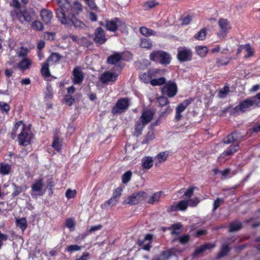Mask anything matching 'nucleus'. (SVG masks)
<instances>
[{
    "instance_id": "1",
    "label": "nucleus",
    "mask_w": 260,
    "mask_h": 260,
    "mask_svg": "<svg viewBox=\"0 0 260 260\" xmlns=\"http://www.w3.org/2000/svg\"><path fill=\"white\" fill-rule=\"evenodd\" d=\"M18 128H20L21 130L20 133L18 135V141L19 144L23 146H27L29 145L30 143L32 135L30 132V131L26 128L24 124L21 121L17 122L15 125L14 132L12 134V135H14V136L12 137L13 138H14L16 134L15 131Z\"/></svg>"
},
{
    "instance_id": "2",
    "label": "nucleus",
    "mask_w": 260,
    "mask_h": 260,
    "mask_svg": "<svg viewBox=\"0 0 260 260\" xmlns=\"http://www.w3.org/2000/svg\"><path fill=\"white\" fill-rule=\"evenodd\" d=\"M260 107L259 103L254 101L252 97L249 99H246V100L240 102L238 105L236 106L232 112L233 114H236L239 112L242 113L245 112L249 110L252 107Z\"/></svg>"
},
{
    "instance_id": "3",
    "label": "nucleus",
    "mask_w": 260,
    "mask_h": 260,
    "mask_svg": "<svg viewBox=\"0 0 260 260\" xmlns=\"http://www.w3.org/2000/svg\"><path fill=\"white\" fill-rule=\"evenodd\" d=\"M147 193L145 191H139L133 193L124 199L122 202L124 205H134L138 204L140 202L146 200Z\"/></svg>"
},
{
    "instance_id": "4",
    "label": "nucleus",
    "mask_w": 260,
    "mask_h": 260,
    "mask_svg": "<svg viewBox=\"0 0 260 260\" xmlns=\"http://www.w3.org/2000/svg\"><path fill=\"white\" fill-rule=\"evenodd\" d=\"M129 105V101L127 98L120 99L117 102L115 106L112 109L113 114L121 113L124 112Z\"/></svg>"
},
{
    "instance_id": "5",
    "label": "nucleus",
    "mask_w": 260,
    "mask_h": 260,
    "mask_svg": "<svg viewBox=\"0 0 260 260\" xmlns=\"http://www.w3.org/2000/svg\"><path fill=\"white\" fill-rule=\"evenodd\" d=\"M177 58L180 62L190 61L192 59V52L186 47H179L177 50Z\"/></svg>"
},
{
    "instance_id": "6",
    "label": "nucleus",
    "mask_w": 260,
    "mask_h": 260,
    "mask_svg": "<svg viewBox=\"0 0 260 260\" xmlns=\"http://www.w3.org/2000/svg\"><path fill=\"white\" fill-rule=\"evenodd\" d=\"M177 87L176 84L173 82L170 81L167 83L162 88V92L164 94H166L170 98L174 96L177 93Z\"/></svg>"
},
{
    "instance_id": "7",
    "label": "nucleus",
    "mask_w": 260,
    "mask_h": 260,
    "mask_svg": "<svg viewBox=\"0 0 260 260\" xmlns=\"http://www.w3.org/2000/svg\"><path fill=\"white\" fill-rule=\"evenodd\" d=\"M155 111L153 109H144L143 110L140 119L148 124L153 119Z\"/></svg>"
},
{
    "instance_id": "8",
    "label": "nucleus",
    "mask_w": 260,
    "mask_h": 260,
    "mask_svg": "<svg viewBox=\"0 0 260 260\" xmlns=\"http://www.w3.org/2000/svg\"><path fill=\"white\" fill-rule=\"evenodd\" d=\"M243 138L241 134L237 132H232L224 140L223 142L225 144H230L232 143H238L240 142Z\"/></svg>"
},
{
    "instance_id": "9",
    "label": "nucleus",
    "mask_w": 260,
    "mask_h": 260,
    "mask_svg": "<svg viewBox=\"0 0 260 260\" xmlns=\"http://www.w3.org/2000/svg\"><path fill=\"white\" fill-rule=\"evenodd\" d=\"M83 7L81 3L78 1H75L72 5H70L69 12H67V14L75 16L79 15Z\"/></svg>"
},
{
    "instance_id": "10",
    "label": "nucleus",
    "mask_w": 260,
    "mask_h": 260,
    "mask_svg": "<svg viewBox=\"0 0 260 260\" xmlns=\"http://www.w3.org/2000/svg\"><path fill=\"white\" fill-rule=\"evenodd\" d=\"M94 36V41L99 44H104L107 40L104 31L101 27L96 28Z\"/></svg>"
},
{
    "instance_id": "11",
    "label": "nucleus",
    "mask_w": 260,
    "mask_h": 260,
    "mask_svg": "<svg viewBox=\"0 0 260 260\" xmlns=\"http://www.w3.org/2000/svg\"><path fill=\"white\" fill-rule=\"evenodd\" d=\"M124 23L120 21L118 18H116L115 21H110L106 22V28L108 30L115 31L119 27L124 25Z\"/></svg>"
},
{
    "instance_id": "12",
    "label": "nucleus",
    "mask_w": 260,
    "mask_h": 260,
    "mask_svg": "<svg viewBox=\"0 0 260 260\" xmlns=\"http://www.w3.org/2000/svg\"><path fill=\"white\" fill-rule=\"evenodd\" d=\"M118 75L117 74L111 73L110 72H105L100 77V80L103 83H106L109 82H115Z\"/></svg>"
},
{
    "instance_id": "13",
    "label": "nucleus",
    "mask_w": 260,
    "mask_h": 260,
    "mask_svg": "<svg viewBox=\"0 0 260 260\" xmlns=\"http://www.w3.org/2000/svg\"><path fill=\"white\" fill-rule=\"evenodd\" d=\"M162 191H158L153 193L151 196H148L146 199L147 203L149 204L156 205L159 203L160 198L162 196Z\"/></svg>"
},
{
    "instance_id": "14",
    "label": "nucleus",
    "mask_w": 260,
    "mask_h": 260,
    "mask_svg": "<svg viewBox=\"0 0 260 260\" xmlns=\"http://www.w3.org/2000/svg\"><path fill=\"white\" fill-rule=\"evenodd\" d=\"M57 3L60 8V12L62 16H66L67 12H69L70 4L68 0H56Z\"/></svg>"
},
{
    "instance_id": "15",
    "label": "nucleus",
    "mask_w": 260,
    "mask_h": 260,
    "mask_svg": "<svg viewBox=\"0 0 260 260\" xmlns=\"http://www.w3.org/2000/svg\"><path fill=\"white\" fill-rule=\"evenodd\" d=\"M73 74L74 77V84L81 83L84 79V75L80 68L79 67L75 68L73 70Z\"/></svg>"
},
{
    "instance_id": "16",
    "label": "nucleus",
    "mask_w": 260,
    "mask_h": 260,
    "mask_svg": "<svg viewBox=\"0 0 260 260\" xmlns=\"http://www.w3.org/2000/svg\"><path fill=\"white\" fill-rule=\"evenodd\" d=\"M153 165V160L151 157L145 156L141 160V167L142 170L150 169Z\"/></svg>"
},
{
    "instance_id": "17",
    "label": "nucleus",
    "mask_w": 260,
    "mask_h": 260,
    "mask_svg": "<svg viewBox=\"0 0 260 260\" xmlns=\"http://www.w3.org/2000/svg\"><path fill=\"white\" fill-rule=\"evenodd\" d=\"M61 144L62 139L59 137V133H56L53 137V141L51 146L54 149L59 151L61 149Z\"/></svg>"
},
{
    "instance_id": "18",
    "label": "nucleus",
    "mask_w": 260,
    "mask_h": 260,
    "mask_svg": "<svg viewBox=\"0 0 260 260\" xmlns=\"http://www.w3.org/2000/svg\"><path fill=\"white\" fill-rule=\"evenodd\" d=\"M218 23L221 30L228 31L231 29L230 21L226 18H220L218 21Z\"/></svg>"
},
{
    "instance_id": "19",
    "label": "nucleus",
    "mask_w": 260,
    "mask_h": 260,
    "mask_svg": "<svg viewBox=\"0 0 260 260\" xmlns=\"http://www.w3.org/2000/svg\"><path fill=\"white\" fill-rule=\"evenodd\" d=\"M44 186L43 179H39L35 181L31 185V189L34 192H41Z\"/></svg>"
},
{
    "instance_id": "20",
    "label": "nucleus",
    "mask_w": 260,
    "mask_h": 260,
    "mask_svg": "<svg viewBox=\"0 0 260 260\" xmlns=\"http://www.w3.org/2000/svg\"><path fill=\"white\" fill-rule=\"evenodd\" d=\"M146 124H147L146 123H144V121L141 120L139 118L135 124V135H136L137 137H138L141 135L142 131Z\"/></svg>"
},
{
    "instance_id": "21",
    "label": "nucleus",
    "mask_w": 260,
    "mask_h": 260,
    "mask_svg": "<svg viewBox=\"0 0 260 260\" xmlns=\"http://www.w3.org/2000/svg\"><path fill=\"white\" fill-rule=\"evenodd\" d=\"M31 64V62L29 59L28 58H24L20 62L18 63L17 67L21 70L24 71L28 69Z\"/></svg>"
},
{
    "instance_id": "22",
    "label": "nucleus",
    "mask_w": 260,
    "mask_h": 260,
    "mask_svg": "<svg viewBox=\"0 0 260 260\" xmlns=\"http://www.w3.org/2000/svg\"><path fill=\"white\" fill-rule=\"evenodd\" d=\"M230 250L229 245L227 243H224L222 245L220 251L217 255V258H220L227 255Z\"/></svg>"
},
{
    "instance_id": "23",
    "label": "nucleus",
    "mask_w": 260,
    "mask_h": 260,
    "mask_svg": "<svg viewBox=\"0 0 260 260\" xmlns=\"http://www.w3.org/2000/svg\"><path fill=\"white\" fill-rule=\"evenodd\" d=\"M158 5L159 3L155 0H151L144 2L142 5V7L144 10L148 11L153 9Z\"/></svg>"
},
{
    "instance_id": "24",
    "label": "nucleus",
    "mask_w": 260,
    "mask_h": 260,
    "mask_svg": "<svg viewBox=\"0 0 260 260\" xmlns=\"http://www.w3.org/2000/svg\"><path fill=\"white\" fill-rule=\"evenodd\" d=\"M122 58L120 53H115L110 55L107 59V62L109 64H114L119 61Z\"/></svg>"
},
{
    "instance_id": "25",
    "label": "nucleus",
    "mask_w": 260,
    "mask_h": 260,
    "mask_svg": "<svg viewBox=\"0 0 260 260\" xmlns=\"http://www.w3.org/2000/svg\"><path fill=\"white\" fill-rule=\"evenodd\" d=\"M182 224L180 223L173 224L168 229L172 230L171 234L174 235H178L181 233Z\"/></svg>"
},
{
    "instance_id": "26",
    "label": "nucleus",
    "mask_w": 260,
    "mask_h": 260,
    "mask_svg": "<svg viewBox=\"0 0 260 260\" xmlns=\"http://www.w3.org/2000/svg\"><path fill=\"white\" fill-rule=\"evenodd\" d=\"M163 51L158 50L152 51L149 56L150 60L154 61H159L163 53Z\"/></svg>"
},
{
    "instance_id": "27",
    "label": "nucleus",
    "mask_w": 260,
    "mask_h": 260,
    "mask_svg": "<svg viewBox=\"0 0 260 260\" xmlns=\"http://www.w3.org/2000/svg\"><path fill=\"white\" fill-rule=\"evenodd\" d=\"M168 157V153L166 151L161 152L158 153L156 156L157 162H155V165L157 166L158 165L165 162L167 160Z\"/></svg>"
},
{
    "instance_id": "28",
    "label": "nucleus",
    "mask_w": 260,
    "mask_h": 260,
    "mask_svg": "<svg viewBox=\"0 0 260 260\" xmlns=\"http://www.w3.org/2000/svg\"><path fill=\"white\" fill-rule=\"evenodd\" d=\"M41 71V74L44 77L47 78L50 76V73L49 69V63L47 61L43 63L42 65Z\"/></svg>"
},
{
    "instance_id": "29",
    "label": "nucleus",
    "mask_w": 260,
    "mask_h": 260,
    "mask_svg": "<svg viewBox=\"0 0 260 260\" xmlns=\"http://www.w3.org/2000/svg\"><path fill=\"white\" fill-rule=\"evenodd\" d=\"M171 59V58L170 55L169 53L164 51L159 62L162 64L167 65L170 63Z\"/></svg>"
},
{
    "instance_id": "30",
    "label": "nucleus",
    "mask_w": 260,
    "mask_h": 260,
    "mask_svg": "<svg viewBox=\"0 0 260 260\" xmlns=\"http://www.w3.org/2000/svg\"><path fill=\"white\" fill-rule=\"evenodd\" d=\"M11 169V166L4 163L0 164V173L3 175H8L10 173Z\"/></svg>"
},
{
    "instance_id": "31",
    "label": "nucleus",
    "mask_w": 260,
    "mask_h": 260,
    "mask_svg": "<svg viewBox=\"0 0 260 260\" xmlns=\"http://www.w3.org/2000/svg\"><path fill=\"white\" fill-rule=\"evenodd\" d=\"M197 54L201 57H204L207 53L208 48L205 46H197L196 47Z\"/></svg>"
},
{
    "instance_id": "32",
    "label": "nucleus",
    "mask_w": 260,
    "mask_h": 260,
    "mask_svg": "<svg viewBox=\"0 0 260 260\" xmlns=\"http://www.w3.org/2000/svg\"><path fill=\"white\" fill-rule=\"evenodd\" d=\"M16 224L22 231H24L27 226V221L25 218L16 219Z\"/></svg>"
},
{
    "instance_id": "33",
    "label": "nucleus",
    "mask_w": 260,
    "mask_h": 260,
    "mask_svg": "<svg viewBox=\"0 0 260 260\" xmlns=\"http://www.w3.org/2000/svg\"><path fill=\"white\" fill-rule=\"evenodd\" d=\"M239 144L237 143L236 145L231 146L229 149L224 151L222 155H231L237 152L239 149Z\"/></svg>"
},
{
    "instance_id": "34",
    "label": "nucleus",
    "mask_w": 260,
    "mask_h": 260,
    "mask_svg": "<svg viewBox=\"0 0 260 260\" xmlns=\"http://www.w3.org/2000/svg\"><path fill=\"white\" fill-rule=\"evenodd\" d=\"M152 74L150 71H148L147 73H144L142 74H141L140 78L141 80H142L144 83H150V81L152 78Z\"/></svg>"
},
{
    "instance_id": "35",
    "label": "nucleus",
    "mask_w": 260,
    "mask_h": 260,
    "mask_svg": "<svg viewBox=\"0 0 260 260\" xmlns=\"http://www.w3.org/2000/svg\"><path fill=\"white\" fill-rule=\"evenodd\" d=\"M166 81V80L165 77H161L158 79H151L150 83L153 86H159L164 84Z\"/></svg>"
},
{
    "instance_id": "36",
    "label": "nucleus",
    "mask_w": 260,
    "mask_h": 260,
    "mask_svg": "<svg viewBox=\"0 0 260 260\" xmlns=\"http://www.w3.org/2000/svg\"><path fill=\"white\" fill-rule=\"evenodd\" d=\"M191 100H186L180 104L176 108V111L182 112L187 107V106L191 103Z\"/></svg>"
},
{
    "instance_id": "37",
    "label": "nucleus",
    "mask_w": 260,
    "mask_h": 260,
    "mask_svg": "<svg viewBox=\"0 0 260 260\" xmlns=\"http://www.w3.org/2000/svg\"><path fill=\"white\" fill-rule=\"evenodd\" d=\"M61 58V55L57 53H52L47 59V62L49 63L50 61L53 62H58Z\"/></svg>"
},
{
    "instance_id": "38",
    "label": "nucleus",
    "mask_w": 260,
    "mask_h": 260,
    "mask_svg": "<svg viewBox=\"0 0 260 260\" xmlns=\"http://www.w3.org/2000/svg\"><path fill=\"white\" fill-rule=\"evenodd\" d=\"M207 35V29L205 28L202 29L195 36L194 38L198 40H204Z\"/></svg>"
},
{
    "instance_id": "39",
    "label": "nucleus",
    "mask_w": 260,
    "mask_h": 260,
    "mask_svg": "<svg viewBox=\"0 0 260 260\" xmlns=\"http://www.w3.org/2000/svg\"><path fill=\"white\" fill-rule=\"evenodd\" d=\"M152 42L150 39H142L140 46L143 48L150 49L152 47Z\"/></svg>"
},
{
    "instance_id": "40",
    "label": "nucleus",
    "mask_w": 260,
    "mask_h": 260,
    "mask_svg": "<svg viewBox=\"0 0 260 260\" xmlns=\"http://www.w3.org/2000/svg\"><path fill=\"white\" fill-rule=\"evenodd\" d=\"M117 202L118 201L117 200L112 197L104 204L101 205V208L105 209L109 206H113L115 205Z\"/></svg>"
},
{
    "instance_id": "41",
    "label": "nucleus",
    "mask_w": 260,
    "mask_h": 260,
    "mask_svg": "<svg viewBox=\"0 0 260 260\" xmlns=\"http://www.w3.org/2000/svg\"><path fill=\"white\" fill-rule=\"evenodd\" d=\"M65 225L70 229L71 231L75 230V222L73 218H70L66 220Z\"/></svg>"
},
{
    "instance_id": "42",
    "label": "nucleus",
    "mask_w": 260,
    "mask_h": 260,
    "mask_svg": "<svg viewBox=\"0 0 260 260\" xmlns=\"http://www.w3.org/2000/svg\"><path fill=\"white\" fill-rule=\"evenodd\" d=\"M242 228V224L239 222H234L230 225V232H234L240 230Z\"/></svg>"
},
{
    "instance_id": "43",
    "label": "nucleus",
    "mask_w": 260,
    "mask_h": 260,
    "mask_svg": "<svg viewBox=\"0 0 260 260\" xmlns=\"http://www.w3.org/2000/svg\"><path fill=\"white\" fill-rule=\"evenodd\" d=\"M132 176V173L131 171L125 172L121 177L122 183L124 184L128 183L131 179Z\"/></svg>"
},
{
    "instance_id": "44",
    "label": "nucleus",
    "mask_w": 260,
    "mask_h": 260,
    "mask_svg": "<svg viewBox=\"0 0 260 260\" xmlns=\"http://www.w3.org/2000/svg\"><path fill=\"white\" fill-rule=\"evenodd\" d=\"M247 53L245 55V58H247L252 56L254 55V51L253 49L249 44H247L244 46Z\"/></svg>"
},
{
    "instance_id": "45",
    "label": "nucleus",
    "mask_w": 260,
    "mask_h": 260,
    "mask_svg": "<svg viewBox=\"0 0 260 260\" xmlns=\"http://www.w3.org/2000/svg\"><path fill=\"white\" fill-rule=\"evenodd\" d=\"M141 34L145 36L154 35L155 33L152 29H148L145 27H141L140 28Z\"/></svg>"
},
{
    "instance_id": "46",
    "label": "nucleus",
    "mask_w": 260,
    "mask_h": 260,
    "mask_svg": "<svg viewBox=\"0 0 260 260\" xmlns=\"http://www.w3.org/2000/svg\"><path fill=\"white\" fill-rule=\"evenodd\" d=\"M71 21L72 25H74L75 27L82 28L84 26V23L77 17H71Z\"/></svg>"
},
{
    "instance_id": "47",
    "label": "nucleus",
    "mask_w": 260,
    "mask_h": 260,
    "mask_svg": "<svg viewBox=\"0 0 260 260\" xmlns=\"http://www.w3.org/2000/svg\"><path fill=\"white\" fill-rule=\"evenodd\" d=\"M31 28L37 30H42L43 29L42 23L39 21H35L31 24Z\"/></svg>"
},
{
    "instance_id": "48",
    "label": "nucleus",
    "mask_w": 260,
    "mask_h": 260,
    "mask_svg": "<svg viewBox=\"0 0 260 260\" xmlns=\"http://www.w3.org/2000/svg\"><path fill=\"white\" fill-rule=\"evenodd\" d=\"M77 194V191L75 189L72 190L69 188L67 190L66 192V197L68 199L74 198Z\"/></svg>"
},
{
    "instance_id": "49",
    "label": "nucleus",
    "mask_w": 260,
    "mask_h": 260,
    "mask_svg": "<svg viewBox=\"0 0 260 260\" xmlns=\"http://www.w3.org/2000/svg\"><path fill=\"white\" fill-rule=\"evenodd\" d=\"M178 207L179 210H185L189 206L188 201L182 200L178 204Z\"/></svg>"
},
{
    "instance_id": "50",
    "label": "nucleus",
    "mask_w": 260,
    "mask_h": 260,
    "mask_svg": "<svg viewBox=\"0 0 260 260\" xmlns=\"http://www.w3.org/2000/svg\"><path fill=\"white\" fill-rule=\"evenodd\" d=\"M10 107L8 104L4 102H0V111L2 112H6L8 113L10 111Z\"/></svg>"
},
{
    "instance_id": "51",
    "label": "nucleus",
    "mask_w": 260,
    "mask_h": 260,
    "mask_svg": "<svg viewBox=\"0 0 260 260\" xmlns=\"http://www.w3.org/2000/svg\"><path fill=\"white\" fill-rule=\"evenodd\" d=\"M177 239L179 240V242L181 244H184L187 243L189 241V236L188 235H185L182 236H180L178 237L177 239H173V242L176 241Z\"/></svg>"
},
{
    "instance_id": "52",
    "label": "nucleus",
    "mask_w": 260,
    "mask_h": 260,
    "mask_svg": "<svg viewBox=\"0 0 260 260\" xmlns=\"http://www.w3.org/2000/svg\"><path fill=\"white\" fill-rule=\"evenodd\" d=\"M59 21L64 25L72 26L71 17H58Z\"/></svg>"
},
{
    "instance_id": "53",
    "label": "nucleus",
    "mask_w": 260,
    "mask_h": 260,
    "mask_svg": "<svg viewBox=\"0 0 260 260\" xmlns=\"http://www.w3.org/2000/svg\"><path fill=\"white\" fill-rule=\"evenodd\" d=\"M158 104L161 107L167 106L169 104L168 99L164 96H160L157 99Z\"/></svg>"
},
{
    "instance_id": "54",
    "label": "nucleus",
    "mask_w": 260,
    "mask_h": 260,
    "mask_svg": "<svg viewBox=\"0 0 260 260\" xmlns=\"http://www.w3.org/2000/svg\"><path fill=\"white\" fill-rule=\"evenodd\" d=\"M81 247L76 244L71 245L68 246L66 250L69 252H72L73 251H79L81 250Z\"/></svg>"
},
{
    "instance_id": "55",
    "label": "nucleus",
    "mask_w": 260,
    "mask_h": 260,
    "mask_svg": "<svg viewBox=\"0 0 260 260\" xmlns=\"http://www.w3.org/2000/svg\"><path fill=\"white\" fill-rule=\"evenodd\" d=\"M172 255V253L170 250L163 251L161 252L159 257H161L162 260H168Z\"/></svg>"
},
{
    "instance_id": "56",
    "label": "nucleus",
    "mask_w": 260,
    "mask_h": 260,
    "mask_svg": "<svg viewBox=\"0 0 260 260\" xmlns=\"http://www.w3.org/2000/svg\"><path fill=\"white\" fill-rule=\"evenodd\" d=\"M206 251L203 245H201L199 247L197 248L193 253V257H197L201 253L204 252Z\"/></svg>"
},
{
    "instance_id": "57",
    "label": "nucleus",
    "mask_w": 260,
    "mask_h": 260,
    "mask_svg": "<svg viewBox=\"0 0 260 260\" xmlns=\"http://www.w3.org/2000/svg\"><path fill=\"white\" fill-rule=\"evenodd\" d=\"M13 20L16 22H20L24 23V22H29L31 21V17H14Z\"/></svg>"
},
{
    "instance_id": "58",
    "label": "nucleus",
    "mask_w": 260,
    "mask_h": 260,
    "mask_svg": "<svg viewBox=\"0 0 260 260\" xmlns=\"http://www.w3.org/2000/svg\"><path fill=\"white\" fill-rule=\"evenodd\" d=\"M122 189L120 187H118L114 191L112 197L118 201L119 198L121 195Z\"/></svg>"
},
{
    "instance_id": "59",
    "label": "nucleus",
    "mask_w": 260,
    "mask_h": 260,
    "mask_svg": "<svg viewBox=\"0 0 260 260\" xmlns=\"http://www.w3.org/2000/svg\"><path fill=\"white\" fill-rule=\"evenodd\" d=\"M188 205L191 207H195L200 202V200L199 198L195 197L193 199H190L188 200Z\"/></svg>"
},
{
    "instance_id": "60",
    "label": "nucleus",
    "mask_w": 260,
    "mask_h": 260,
    "mask_svg": "<svg viewBox=\"0 0 260 260\" xmlns=\"http://www.w3.org/2000/svg\"><path fill=\"white\" fill-rule=\"evenodd\" d=\"M13 185L14 187V191L13 192L12 196L13 197L17 196L22 191V188L21 186H18L14 183L13 184Z\"/></svg>"
},
{
    "instance_id": "61",
    "label": "nucleus",
    "mask_w": 260,
    "mask_h": 260,
    "mask_svg": "<svg viewBox=\"0 0 260 260\" xmlns=\"http://www.w3.org/2000/svg\"><path fill=\"white\" fill-rule=\"evenodd\" d=\"M103 225L101 224L94 226H91L89 230H88V233L89 234H91L93 232H95V231L101 230L103 228Z\"/></svg>"
},
{
    "instance_id": "62",
    "label": "nucleus",
    "mask_w": 260,
    "mask_h": 260,
    "mask_svg": "<svg viewBox=\"0 0 260 260\" xmlns=\"http://www.w3.org/2000/svg\"><path fill=\"white\" fill-rule=\"evenodd\" d=\"M63 100L64 102L69 106H71L75 101V99L73 96L69 95H66L64 98Z\"/></svg>"
},
{
    "instance_id": "63",
    "label": "nucleus",
    "mask_w": 260,
    "mask_h": 260,
    "mask_svg": "<svg viewBox=\"0 0 260 260\" xmlns=\"http://www.w3.org/2000/svg\"><path fill=\"white\" fill-rule=\"evenodd\" d=\"M196 188L195 187L190 186L184 192V195L187 198H190L193 194L194 190Z\"/></svg>"
},
{
    "instance_id": "64",
    "label": "nucleus",
    "mask_w": 260,
    "mask_h": 260,
    "mask_svg": "<svg viewBox=\"0 0 260 260\" xmlns=\"http://www.w3.org/2000/svg\"><path fill=\"white\" fill-rule=\"evenodd\" d=\"M179 20L180 22V24L183 25L188 24L191 21V19L190 17H180Z\"/></svg>"
}]
</instances>
